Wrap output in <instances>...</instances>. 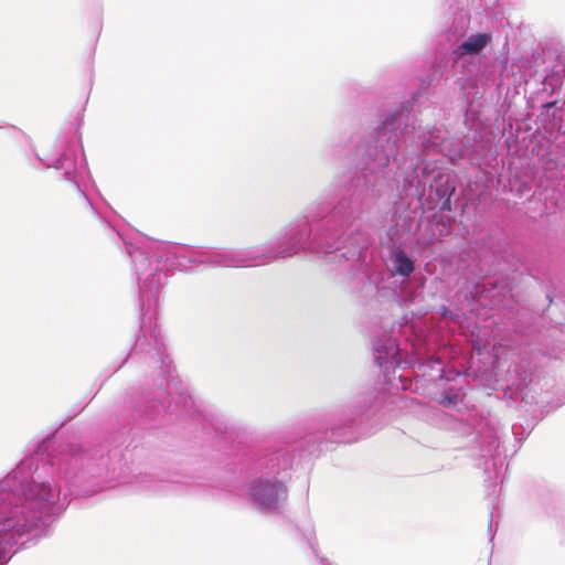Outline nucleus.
<instances>
[{
	"label": "nucleus",
	"instance_id": "obj_1",
	"mask_svg": "<svg viewBox=\"0 0 565 565\" xmlns=\"http://www.w3.org/2000/svg\"><path fill=\"white\" fill-rule=\"evenodd\" d=\"M254 499L266 509L277 507L279 500L287 495V487L281 481H258L252 492Z\"/></svg>",
	"mask_w": 565,
	"mask_h": 565
},
{
	"label": "nucleus",
	"instance_id": "obj_2",
	"mask_svg": "<svg viewBox=\"0 0 565 565\" xmlns=\"http://www.w3.org/2000/svg\"><path fill=\"white\" fill-rule=\"evenodd\" d=\"M491 40L488 34H473L468 38L467 41L462 42L460 49L468 54L479 53L487 43Z\"/></svg>",
	"mask_w": 565,
	"mask_h": 565
},
{
	"label": "nucleus",
	"instance_id": "obj_3",
	"mask_svg": "<svg viewBox=\"0 0 565 565\" xmlns=\"http://www.w3.org/2000/svg\"><path fill=\"white\" fill-rule=\"evenodd\" d=\"M396 271L402 276H409L414 271V263L407 255L399 250L395 255Z\"/></svg>",
	"mask_w": 565,
	"mask_h": 565
},
{
	"label": "nucleus",
	"instance_id": "obj_4",
	"mask_svg": "<svg viewBox=\"0 0 565 565\" xmlns=\"http://www.w3.org/2000/svg\"><path fill=\"white\" fill-rule=\"evenodd\" d=\"M443 210H450V201H449V199H447L446 202L443 204Z\"/></svg>",
	"mask_w": 565,
	"mask_h": 565
}]
</instances>
